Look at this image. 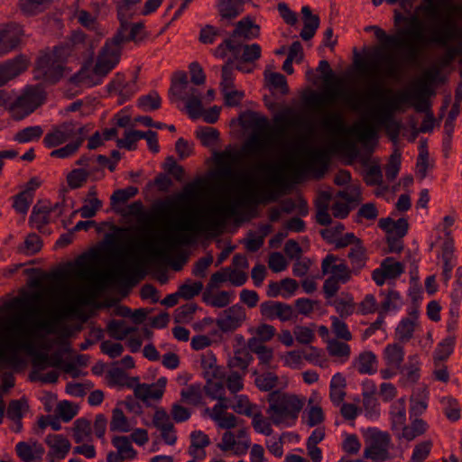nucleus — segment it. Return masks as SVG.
<instances>
[{
	"instance_id": "obj_1",
	"label": "nucleus",
	"mask_w": 462,
	"mask_h": 462,
	"mask_svg": "<svg viewBox=\"0 0 462 462\" xmlns=\"http://www.w3.org/2000/svg\"><path fill=\"white\" fill-rule=\"evenodd\" d=\"M96 227L104 239L88 252L79 255L75 262L74 274L80 287L73 291V297L60 308L51 311L50 319L39 322V327L53 331V326L61 319L76 314L81 306L90 305L113 283L116 282V224L94 220L79 221L72 232Z\"/></svg>"
},
{
	"instance_id": "obj_2",
	"label": "nucleus",
	"mask_w": 462,
	"mask_h": 462,
	"mask_svg": "<svg viewBox=\"0 0 462 462\" xmlns=\"http://www.w3.org/2000/svg\"><path fill=\"white\" fill-rule=\"evenodd\" d=\"M239 192L235 199L224 198L219 203L208 208L205 214L196 219L180 218L162 232V236L145 245V249L154 256L180 245L189 244L199 231L218 232L225 226L226 219L236 214L240 206H256L261 203L274 201L282 180L272 178L263 183H250Z\"/></svg>"
},
{
	"instance_id": "obj_3",
	"label": "nucleus",
	"mask_w": 462,
	"mask_h": 462,
	"mask_svg": "<svg viewBox=\"0 0 462 462\" xmlns=\"http://www.w3.org/2000/svg\"><path fill=\"white\" fill-rule=\"evenodd\" d=\"M414 100L412 91H397L383 86L377 80L376 106L359 123L347 127L343 115L338 111L326 114L321 125L324 129L338 137L336 147L346 151L354 150L355 145L351 137H357L360 141H367L376 134V126L384 125L388 130L393 129V138L399 135V125L393 121V116L402 109L403 104Z\"/></svg>"
},
{
	"instance_id": "obj_4",
	"label": "nucleus",
	"mask_w": 462,
	"mask_h": 462,
	"mask_svg": "<svg viewBox=\"0 0 462 462\" xmlns=\"http://www.w3.org/2000/svg\"><path fill=\"white\" fill-rule=\"evenodd\" d=\"M445 14L439 12V5L430 1L429 5L420 7L426 16L437 21L435 25L430 29L428 35L421 32L422 23L417 16L410 20L411 29L402 32L399 36L387 35L386 32L376 25L368 26L365 31L373 30L375 37L381 42L384 48L407 47V59L415 60L419 55V47L427 43H434L439 46H446L448 42L462 38V28L453 19V14L462 15V5L446 4L443 5Z\"/></svg>"
},
{
	"instance_id": "obj_5",
	"label": "nucleus",
	"mask_w": 462,
	"mask_h": 462,
	"mask_svg": "<svg viewBox=\"0 0 462 462\" xmlns=\"http://www.w3.org/2000/svg\"><path fill=\"white\" fill-rule=\"evenodd\" d=\"M73 294L61 305L57 308L51 309L47 320L50 319L51 311L65 305L71 298ZM42 295L39 292L33 293L28 300H17L23 310L26 311V314H17L10 318L4 325L3 328L5 334L10 337L16 338V341H5L0 344V362L7 364H15L17 362V350L24 349L32 355V366L38 370H44L48 366L59 367L61 365L62 358L60 354L55 353L49 356L47 353L32 352V342L31 337L33 336V328L42 329L46 331L48 334L55 332L56 326L62 320V319L53 326V331L49 332L47 329L39 327V322L42 320L35 321L33 323L29 322V316L34 314L37 310L35 305L42 300ZM80 310V307L79 308ZM79 310L76 313L78 315ZM75 316V314H71ZM70 317V315H69ZM68 318V316H67ZM66 319V317H65ZM64 319V318H63ZM44 321V319H42ZM2 324L0 323V328Z\"/></svg>"
},
{
	"instance_id": "obj_6",
	"label": "nucleus",
	"mask_w": 462,
	"mask_h": 462,
	"mask_svg": "<svg viewBox=\"0 0 462 462\" xmlns=\"http://www.w3.org/2000/svg\"><path fill=\"white\" fill-rule=\"evenodd\" d=\"M376 87L377 79L370 78L366 88L363 91L343 92L339 90L340 87L328 88L322 93H312L306 99V104L313 110L322 111L333 104L337 98H341L351 110L359 111L369 104L374 103L376 105Z\"/></svg>"
},
{
	"instance_id": "obj_7",
	"label": "nucleus",
	"mask_w": 462,
	"mask_h": 462,
	"mask_svg": "<svg viewBox=\"0 0 462 462\" xmlns=\"http://www.w3.org/2000/svg\"><path fill=\"white\" fill-rule=\"evenodd\" d=\"M254 134L245 143L241 152H225L220 155V163L223 168L220 176L225 180L235 179L236 172L233 167L241 162L243 156H262L265 150L266 139L270 135V125L264 116H257L253 121Z\"/></svg>"
},
{
	"instance_id": "obj_8",
	"label": "nucleus",
	"mask_w": 462,
	"mask_h": 462,
	"mask_svg": "<svg viewBox=\"0 0 462 462\" xmlns=\"http://www.w3.org/2000/svg\"><path fill=\"white\" fill-rule=\"evenodd\" d=\"M70 53L69 45L56 46L42 52L35 61L34 78L50 84L58 82L63 77L64 64Z\"/></svg>"
},
{
	"instance_id": "obj_9",
	"label": "nucleus",
	"mask_w": 462,
	"mask_h": 462,
	"mask_svg": "<svg viewBox=\"0 0 462 462\" xmlns=\"http://www.w3.org/2000/svg\"><path fill=\"white\" fill-rule=\"evenodd\" d=\"M116 63V37L106 42L102 48L96 65H84L81 69L70 78V82L84 87L98 84L100 79L106 76Z\"/></svg>"
},
{
	"instance_id": "obj_10",
	"label": "nucleus",
	"mask_w": 462,
	"mask_h": 462,
	"mask_svg": "<svg viewBox=\"0 0 462 462\" xmlns=\"http://www.w3.org/2000/svg\"><path fill=\"white\" fill-rule=\"evenodd\" d=\"M269 407L266 412L273 423L279 426L287 420L294 422L303 408L304 402L297 395L273 391L268 394Z\"/></svg>"
},
{
	"instance_id": "obj_11",
	"label": "nucleus",
	"mask_w": 462,
	"mask_h": 462,
	"mask_svg": "<svg viewBox=\"0 0 462 462\" xmlns=\"http://www.w3.org/2000/svg\"><path fill=\"white\" fill-rule=\"evenodd\" d=\"M328 160V154L325 149H309L285 158L281 168L291 176L297 177L314 165L326 167Z\"/></svg>"
},
{
	"instance_id": "obj_12",
	"label": "nucleus",
	"mask_w": 462,
	"mask_h": 462,
	"mask_svg": "<svg viewBox=\"0 0 462 462\" xmlns=\"http://www.w3.org/2000/svg\"><path fill=\"white\" fill-rule=\"evenodd\" d=\"M385 63L383 73L387 78L395 79L401 74V65L391 53H383L382 49H377L369 60H363L357 62L358 70L373 79H377L380 71V63Z\"/></svg>"
},
{
	"instance_id": "obj_13",
	"label": "nucleus",
	"mask_w": 462,
	"mask_h": 462,
	"mask_svg": "<svg viewBox=\"0 0 462 462\" xmlns=\"http://www.w3.org/2000/svg\"><path fill=\"white\" fill-rule=\"evenodd\" d=\"M44 100L45 92L42 87H28L23 93L10 105L9 110L14 119L22 120L37 109Z\"/></svg>"
},
{
	"instance_id": "obj_14",
	"label": "nucleus",
	"mask_w": 462,
	"mask_h": 462,
	"mask_svg": "<svg viewBox=\"0 0 462 462\" xmlns=\"http://www.w3.org/2000/svg\"><path fill=\"white\" fill-rule=\"evenodd\" d=\"M391 437L389 433L374 430L365 450V458L383 462L389 458Z\"/></svg>"
},
{
	"instance_id": "obj_15",
	"label": "nucleus",
	"mask_w": 462,
	"mask_h": 462,
	"mask_svg": "<svg viewBox=\"0 0 462 462\" xmlns=\"http://www.w3.org/2000/svg\"><path fill=\"white\" fill-rule=\"evenodd\" d=\"M439 69L432 68L426 70L417 81L413 89L415 103L413 106L417 112H425L429 108L428 97L431 94L430 85L438 79Z\"/></svg>"
},
{
	"instance_id": "obj_16",
	"label": "nucleus",
	"mask_w": 462,
	"mask_h": 462,
	"mask_svg": "<svg viewBox=\"0 0 462 462\" xmlns=\"http://www.w3.org/2000/svg\"><path fill=\"white\" fill-rule=\"evenodd\" d=\"M88 129L87 125L81 126L79 124L69 121L56 125L49 132L43 139L46 147L51 148L66 143L69 139H76L79 136V129Z\"/></svg>"
},
{
	"instance_id": "obj_17",
	"label": "nucleus",
	"mask_w": 462,
	"mask_h": 462,
	"mask_svg": "<svg viewBox=\"0 0 462 462\" xmlns=\"http://www.w3.org/2000/svg\"><path fill=\"white\" fill-rule=\"evenodd\" d=\"M260 313L268 320L279 319L281 322H286L297 319V313L293 307L282 301L266 300L262 302Z\"/></svg>"
},
{
	"instance_id": "obj_18",
	"label": "nucleus",
	"mask_w": 462,
	"mask_h": 462,
	"mask_svg": "<svg viewBox=\"0 0 462 462\" xmlns=\"http://www.w3.org/2000/svg\"><path fill=\"white\" fill-rule=\"evenodd\" d=\"M139 72V67L127 74L117 72V105H122L130 100L138 92L137 79Z\"/></svg>"
},
{
	"instance_id": "obj_19",
	"label": "nucleus",
	"mask_w": 462,
	"mask_h": 462,
	"mask_svg": "<svg viewBox=\"0 0 462 462\" xmlns=\"http://www.w3.org/2000/svg\"><path fill=\"white\" fill-rule=\"evenodd\" d=\"M23 36V29L17 23L0 26V57L15 50Z\"/></svg>"
},
{
	"instance_id": "obj_20",
	"label": "nucleus",
	"mask_w": 462,
	"mask_h": 462,
	"mask_svg": "<svg viewBox=\"0 0 462 462\" xmlns=\"http://www.w3.org/2000/svg\"><path fill=\"white\" fill-rule=\"evenodd\" d=\"M245 318V309L239 304H235L221 313L216 319V324L222 332H231L241 327Z\"/></svg>"
},
{
	"instance_id": "obj_21",
	"label": "nucleus",
	"mask_w": 462,
	"mask_h": 462,
	"mask_svg": "<svg viewBox=\"0 0 462 462\" xmlns=\"http://www.w3.org/2000/svg\"><path fill=\"white\" fill-rule=\"evenodd\" d=\"M172 96L186 101L187 113L191 119H197L202 116V94L195 86L189 83L183 86L180 94H173Z\"/></svg>"
},
{
	"instance_id": "obj_22",
	"label": "nucleus",
	"mask_w": 462,
	"mask_h": 462,
	"mask_svg": "<svg viewBox=\"0 0 462 462\" xmlns=\"http://www.w3.org/2000/svg\"><path fill=\"white\" fill-rule=\"evenodd\" d=\"M404 273V267L400 262L394 261L393 257H387L381 263L379 268L372 273V279L378 286L384 284L386 280L399 278Z\"/></svg>"
},
{
	"instance_id": "obj_23",
	"label": "nucleus",
	"mask_w": 462,
	"mask_h": 462,
	"mask_svg": "<svg viewBox=\"0 0 462 462\" xmlns=\"http://www.w3.org/2000/svg\"><path fill=\"white\" fill-rule=\"evenodd\" d=\"M259 34L260 26L257 25L250 16H245L236 23V27L230 33V37L242 48V43L245 41L255 39Z\"/></svg>"
},
{
	"instance_id": "obj_24",
	"label": "nucleus",
	"mask_w": 462,
	"mask_h": 462,
	"mask_svg": "<svg viewBox=\"0 0 462 462\" xmlns=\"http://www.w3.org/2000/svg\"><path fill=\"white\" fill-rule=\"evenodd\" d=\"M122 231L123 229L117 226V238ZM138 271L139 267L136 264H133L127 273L123 270L119 262V249L117 248V301L120 300L119 296L124 298L128 294L131 287L134 284L132 274Z\"/></svg>"
},
{
	"instance_id": "obj_25",
	"label": "nucleus",
	"mask_w": 462,
	"mask_h": 462,
	"mask_svg": "<svg viewBox=\"0 0 462 462\" xmlns=\"http://www.w3.org/2000/svg\"><path fill=\"white\" fill-rule=\"evenodd\" d=\"M27 69V60L19 55L0 64V87L20 75Z\"/></svg>"
},
{
	"instance_id": "obj_26",
	"label": "nucleus",
	"mask_w": 462,
	"mask_h": 462,
	"mask_svg": "<svg viewBox=\"0 0 462 462\" xmlns=\"http://www.w3.org/2000/svg\"><path fill=\"white\" fill-rule=\"evenodd\" d=\"M46 443L50 447L48 456L51 460L63 459L70 449V442L62 435L51 434L46 437Z\"/></svg>"
},
{
	"instance_id": "obj_27",
	"label": "nucleus",
	"mask_w": 462,
	"mask_h": 462,
	"mask_svg": "<svg viewBox=\"0 0 462 462\" xmlns=\"http://www.w3.org/2000/svg\"><path fill=\"white\" fill-rule=\"evenodd\" d=\"M337 257L333 254H328L321 263V270L323 274L331 273L332 276L337 277L342 283H346L350 280V271L346 263H335Z\"/></svg>"
},
{
	"instance_id": "obj_28",
	"label": "nucleus",
	"mask_w": 462,
	"mask_h": 462,
	"mask_svg": "<svg viewBox=\"0 0 462 462\" xmlns=\"http://www.w3.org/2000/svg\"><path fill=\"white\" fill-rule=\"evenodd\" d=\"M303 28L300 33V36L304 41L312 39L319 26V17L317 14H313L310 6L305 5L301 8Z\"/></svg>"
},
{
	"instance_id": "obj_29",
	"label": "nucleus",
	"mask_w": 462,
	"mask_h": 462,
	"mask_svg": "<svg viewBox=\"0 0 462 462\" xmlns=\"http://www.w3.org/2000/svg\"><path fill=\"white\" fill-rule=\"evenodd\" d=\"M405 356L404 348L399 343L389 344L384 347L383 359L390 368L401 369Z\"/></svg>"
},
{
	"instance_id": "obj_30",
	"label": "nucleus",
	"mask_w": 462,
	"mask_h": 462,
	"mask_svg": "<svg viewBox=\"0 0 462 462\" xmlns=\"http://www.w3.org/2000/svg\"><path fill=\"white\" fill-rule=\"evenodd\" d=\"M88 133L89 129L80 128L79 136H77L75 140L66 144L65 146L53 150L50 154L51 157L64 159L72 156L78 152L79 148L87 138Z\"/></svg>"
},
{
	"instance_id": "obj_31",
	"label": "nucleus",
	"mask_w": 462,
	"mask_h": 462,
	"mask_svg": "<svg viewBox=\"0 0 462 462\" xmlns=\"http://www.w3.org/2000/svg\"><path fill=\"white\" fill-rule=\"evenodd\" d=\"M233 299V292L220 291L213 293L212 290L205 289L202 293V300L205 304L214 308H225L228 306Z\"/></svg>"
},
{
	"instance_id": "obj_32",
	"label": "nucleus",
	"mask_w": 462,
	"mask_h": 462,
	"mask_svg": "<svg viewBox=\"0 0 462 462\" xmlns=\"http://www.w3.org/2000/svg\"><path fill=\"white\" fill-rule=\"evenodd\" d=\"M380 296L383 297L379 306V313L385 316L389 311H395L401 309L402 305V297L399 291L391 289L387 292L380 291Z\"/></svg>"
},
{
	"instance_id": "obj_33",
	"label": "nucleus",
	"mask_w": 462,
	"mask_h": 462,
	"mask_svg": "<svg viewBox=\"0 0 462 462\" xmlns=\"http://www.w3.org/2000/svg\"><path fill=\"white\" fill-rule=\"evenodd\" d=\"M15 449L18 457L23 462H31L37 458H41L44 453L43 447L37 442L30 444L28 442L21 441L16 445Z\"/></svg>"
},
{
	"instance_id": "obj_34",
	"label": "nucleus",
	"mask_w": 462,
	"mask_h": 462,
	"mask_svg": "<svg viewBox=\"0 0 462 462\" xmlns=\"http://www.w3.org/2000/svg\"><path fill=\"white\" fill-rule=\"evenodd\" d=\"M428 430V424L421 419L415 418L410 425H404L402 428V432L398 433L399 439H404L407 441H411L416 438L423 435Z\"/></svg>"
},
{
	"instance_id": "obj_35",
	"label": "nucleus",
	"mask_w": 462,
	"mask_h": 462,
	"mask_svg": "<svg viewBox=\"0 0 462 462\" xmlns=\"http://www.w3.org/2000/svg\"><path fill=\"white\" fill-rule=\"evenodd\" d=\"M71 431L76 443L89 442L92 440L91 423L85 418L77 419L73 423Z\"/></svg>"
},
{
	"instance_id": "obj_36",
	"label": "nucleus",
	"mask_w": 462,
	"mask_h": 462,
	"mask_svg": "<svg viewBox=\"0 0 462 462\" xmlns=\"http://www.w3.org/2000/svg\"><path fill=\"white\" fill-rule=\"evenodd\" d=\"M218 12L222 20H233L243 12V0H219Z\"/></svg>"
},
{
	"instance_id": "obj_37",
	"label": "nucleus",
	"mask_w": 462,
	"mask_h": 462,
	"mask_svg": "<svg viewBox=\"0 0 462 462\" xmlns=\"http://www.w3.org/2000/svg\"><path fill=\"white\" fill-rule=\"evenodd\" d=\"M47 205H42L41 201H38L32 208V211L30 217V223L38 230H41L45 225L49 223V216L51 212Z\"/></svg>"
},
{
	"instance_id": "obj_38",
	"label": "nucleus",
	"mask_w": 462,
	"mask_h": 462,
	"mask_svg": "<svg viewBox=\"0 0 462 462\" xmlns=\"http://www.w3.org/2000/svg\"><path fill=\"white\" fill-rule=\"evenodd\" d=\"M376 393V385L371 383V392L363 393V405L365 416L369 419H377L380 415L379 403L374 394Z\"/></svg>"
},
{
	"instance_id": "obj_39",
	"label": "nucleus",
	"mask_w": 462,
	"mask_h": 462,
	"mask_svg": "<svg viewBox=\"0 0 462 462\" xmlns=\"http://www.w3.org/2000/svg\"><path fill=\"white\" fill-rule=\"evenodd\" d=\"M134 395L143 402H148L150 400H160L163 395V391L161 388H157L154 383H139L137 387H135Z\"/></svg>"
},
{
	"instance_id": "obj_40",
	"label": "nucleus",
	"mask_w": 462,
	"mask_h": 462,
	"mask_svg": "<svg viewBox=\"0 0 462 462\" xmlns=\"http://www.w3.org/2000/svg\"><path fill=\"white\" fill-rule=\"evenodd\" d=\"M390 414L392 418L393 430H401L406 421V409L403 399H399L391 406Z\"/></svg>"
},
{
	"instance_id": "obj_41",
	"label": "nucleus",
	"mask_w": 462,
	"mask_h": 462,
	"mask_svg": "<svg viewBox=\"0 0 462 462\" xmlns=\"http://www.w3.org/2000/svg\"><path fill=\"white\" fill-rule=\"evenodd\" d=\"M376 356L371 351H365L359 355L357 360V370L360 374H373L377 368Z\"/></svg>"
},
{
	"instance_id": "obj_42",
	"label": "nucleus",
	"mask_w": 462,
	"mask_h": 462,
	"mask_svg": "<svg viewBox=\"0 0 462 462\" xmlns=\"http://www.w3.org/2000/svg\"><path fill=\"white\" fill-rule=\"evenodd\" d=\"M254 374H255L254 384L262 392L272 393L279 381L278 376L273 372H264L262 374L254 372Z\"/></svg>"
},
{
	"instance_id": "obj_43",
	"label": "nucleus",
	"mask_w": 462,
	"mask_h": 462,
	"mask_svg": "<svg viewBox=\"0 0 462 462\" xmlns=\"http://www.w3.org/2000/svg\"><path fill=\"white\" fill-rule=\"evenodd\" d=\"M227 51H230L235 59H237L241 52V48L238 43L235 42V40L230 36L226 38L220 44H218L213 51V55L219 59H224Z\"/></svg>"
},
{
	"instance_id": "obj_44",
	"label": "nucleus",
	"mask_w": 462,
	"mask_h": 462,
	"mask_svg": "<svg viewBox=\"0 0 462 462\" xmlns=\"http://www.w3.org/2000/svg\"><path fill=\"white\" fill-rule=\"evenodd\" d=\"M252 360L253 356L249 350L246 347H240L235 351L234 356L228 362V365L232 368L246 370Z\"/></svg>"
},
{
	"instance_id": "obj_45",
	"label": "nucleus",
	"mask_w": 462,
	"mask_h": 462,
	"mask_svg": "<svg viewBox=\"0 0 462 462\" xmlns=\"http://www.w3.org/2000/svg\"><path fill=\"white\" fill-rule=\"evenodd\" d=\"M455 346V337L449 336L438 344L434 354L433 361L443 362L453 353Z\"/></svg>"
},
{
	"instance_id": "obj_46",
	"label": "nucleus",
	"mask_w": 462,
	"mask_h": 462,
	"mask_svg": "<svg viewBox=\"0 0 462 462\" xmlns=\"http://www.w3.org/2000/svg\"><path fill=\"white\" fill-rule=\"evenodd\" d=\"M135 456L136 451L134 449L128 437L117 436V462H122L125 459H134Z\"/></svg>"
},
{
	"instance_id": "obj_47",
	"label": "nucleus",
	"mask_w": 462,
	"mask_h": 462,
	"mask_svg": "<svg viewBox=\"0 0 462 462\" xmlns=\"http://www.w3.org/2000/svg\"><path fill=\"white\" fill-rule=\"evenodd\" d=\"M322 200L319 199L317 202V216L316 220L321 226H328L332 222V218L328 212V200L330 199V195L328 192H323L321 194Z\"/></svg>"
},
{
	"instance_id": "obj_48",
	"label": "nucleus",
	"mask_w": 462,
	"mask_h": 462,
	"mask_svg": "<svg viewBox=\"0 0 462 462\" xmlns=\"http://www.w3.org/2000/svg\"><path fill=\"white\" fill-rule=\"evenodd\" d=\"M416 324L411 319H402L396 329L395 334L400 342L406 343L413 337Z\"/></svg>"
},
{
	"instance_id": "obj_49",
	"label": "nucleus",
	"mask_w": 462,
	"mask_h": 462,
	"mask_svg": "<svg viewBox=\"0 0 462 462\" xmlns=\"http://www.w3.org/2000/svg\"><path fill=\"white\" fill-rule=\"evenodd\" d=\"M347 256L354 272L360 271L365 265V248L361 244L354 245Z\"/></svg>"
},
{
	"instance_id": "obj_50",
	"label": "nucleus",
	"mask_w": 462,
	"mask_h": 462,
	"mask_svg": "<svg viewBox=\"0 0 462 462\" xmlns=\"http://www.w3.org/2000/svg\"><path fill=\"white\" fill-rule=\"evenodd\" d=\"M42 134L43 130L40 125L29 126L18 131L14 134V140L20 143H24L34 140H39Z\"/></svg>"
},
{
	"instance_id": "obj_51",
	"label": "nucleus",
	"mask_w": 462,
	"mask_h": 462,
	"mask_svg": "<svg viewBox=\"0 0 462 462\" xmlns=\"http://www.w3.org/2000/svg\"><path fill=\"white\" fill-rule=\"evenodd\" d=\"M162 98L158 92L151 91L147 95L141 96L137 100V106L143 111H154L161 107Z\"/></svg>"
},
{
	"instance_id": "obj_52",
	"label": "nucleus",
	"mask_w": 462,
	"mask_h": 462,
	"mask_svg": "<svg viewBox=\"0 0 462 462\" xmlns=\"http://www.w3.org/2000/svg\"><path fill=\"white\" fill-rule=\"evenodd\" d=\"M101 207L102 202L97 198L86 199L83 206L79 209L75 210L72 216L79 213L81 217L88 219L95 217Z\"/></svg>"
},
{
	"instance_id": "obj_53",
	"label": "nucleus",
	"mask_w": 462,
	"mask_h": 462,
	"mask_svg": "<svg viewBox=\"0 0 462 462\" xmlns=\"http://www.w3.org/2000/svg\"><path fill=\"white\" fill-rule=\"evenodd\" d=\"M143 136L142 131L126 130L121 139L117 138V147L134 151L137 148L136 143L143 139Z\"/></svg>"
},
{
	"instance_id": "obj_54",
	"label": "nucleus",
	"mask_w": 462,
	"mask_h": 462,
	"mask_svg": "<svg viewBox=\"0 0 462 462\" xmlns=\"http://www.w3.org/2000/svg\"><path fill=\"white\" fill-rule=\"evenodd\" d=\"M432 447L433 442L431 439H426L417 443L414 446L409 462H424L430 456Z\"/></svg>"
},
{
	"instance_id": "obj_55",
	"label": "nucleus",
	"mask_w": 462,
	"mask_h": 462,
	"mask_svg": "<svg viewBox=\"0 0 462 462\" xmlns=\"http://www.w3.org/2000/svg\"><path fill=\"white\" fill-rule=\"evenodd\" d=\"M181 400L192 405H199L202 401V389L199 383L189 385L180 392Z\"/></svg>"
},
{
	"instance_id": "obj_56",
	"label": "nucleus",
	"mask_w": 462,
	"mask_h": 462,
	"mask_svg": "<svg viewBox=\"0 0 462 462\" xmlns=\"http://www.w3.org/2000/svg\"><path fill=\"white\" fill-rule=\"evenodd\" d=\"M143 24L142 23H133L128 33H117V45L124 42H138L144 38Z\"/></svg>"
},
{
	"instance_id": "obj_57",
	"label": "nucleus",
	"mask_w": 462,
	"mask_h": 462,
	"mask_svg": "<svg viewBox=\"0 0 462 462\" xmlns=\"http://www.w3.org/2000/svg\"><path fill=\"white\" fill-rule=\"evenodd\" d=\"M443 406V413L451 421H457L460 419V408L457 401L451 397H443L440 401Z\"/></svg>"
},
{
	"instance_id": "obj_58",
	"label": "nucleus",
	"mask_w": 462,
	"mask_h": 462,
	"mask_svg": "<svg viewBox=\"0 0 462 462\" xmlns=\"http://www.w3.org/2000/svg\"><path fill=\"white\" fill-rule=\"evenodd\" d=\"M206 394L212 400L223 401L225 395V385L222 380L208 379L204 386Z\"/></svg>"
},
{
	"instance_id": "obj_59",
	"label": "nucleus",
	"mask_w": 462,
	"mask_h": 462,
	"mask_svg": "<svg viewBox=\"0 0 462 462\" xmlns=\"http://www.w3.org/2000/svg\"><path fill=\"white\" fill-rule=\"evenodd\" d=\"M318 70L322 74L324 81L327 84H330L329 88H337L343 85L342 79L335 77L328 61L320 60Z\"/></svg>"
},
{
	"instance_id": "obj_60",
	"label": "nucleus",
	"mask_w": 462,
	"mask_h": 462,
	"mask_svg": "<svg viewBox=\"0 0 462 462\" xmlns=\"http://www.w3.org/2000/svg\"><path fill=\"white\" fill-rule=\"evenodd\" d=\"M256 405L251 403L246 395L241 394L236 397V403L232 406V409L238 414L253 417V411Z\"/></svg>"
},
{
	"instance_id": "obj_61",
	"label": "nucleus",
	"mask_w": 462,
	"mask_h": 462,
	"mask_svg": "<svg viewBox=\"0 0 462 462\" xmlns=\"http://www.w3.org/2000/svg\"><path fill=\"white\" fill-rule=\"evenodd\" d=\"M89 172L85 169H74L67 175V182L70 189H79L82 187L88 178Z\"/></svg>"
},
{
	"instance_id": "obj_62",
	"label": "nucleus",
	"mask_w": 462,
	"mask_h": 462,
	"mask_svg": "<svg viewBox=\"0 0 462 462\" xmlns=\"http://www.w3.org/2000/svg\"><path fill=\"white\" fill-rule=\"evenodd\" d=\"M197 137L204 146H210L219 139V132L208 126L200 127L197 130Z\"/></svg>"
},
{
	"instance_id": "obj_63",
	"label": "nucleus",
	"mask_w": 462,
	"mask_h": 462,
	"mask_svg": "<svg viewBox=\"0 0 462 462\" xmlns=\"http://www.w3.org/2000/svg\"><path fill=\"white\" fill-rule=\"evenodd\" d=\"M328 352L331 356L341 357L346 361L350 356V346L345 342L332 340L328 345Z\"/></svg>"
},
{
	"instance_id": "obj_64",
	"label": "nucleus",
	"mask_w": 462,
	"mask_h": 462,
	"mask_svg": "<svg viewBox=\"0 0 462 462\" xmlns=\"http://www.w3.org/2000/svg\"><path fill=\"white\" fill-rule=\"evenodd\" d=\"M203 289L202 282H190V280L188 282L180 285L178 289L179 294L184 300L193 299L195 296L199 295Z\"/></svg>"
}]
</instances>
